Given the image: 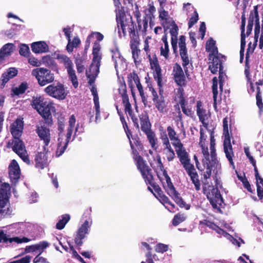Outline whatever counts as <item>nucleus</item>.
Returning a JSON list of instances; mask_svg holds the SVG:
<instances>
[{
    "mask_svg": "<svg viewBox=\"0 0 263 263\" xmlns=\"http://www.w3.org/2000/svg\"><path fill=\"white\" fill-rule=\"evenodd\" d=\"M173 145L175 147L180 162L190 177L192 182L195 186L196 191H200L201 184L199 179V175L194 165L191 163L189 154L183 147V144L182 143H173Z\"/></svg>",
    "mask_w": 263,
    "mask_h": 263,
    "instance_id": "nucleus-1",
    "label": "nucleus"
},
{
    "mask_svg": "<svg viewBox=\"0 0 263 263\" xmlns=\"http://www.w3.org/2000/svg\"><path fill=\"white\" fill-rule=\"evenodd\" d=\"M116 20L120 37L122 36L121 30L123 36L126 35L127 30L129 33L130 39L135 38L136 36H139L138 34L136 33L135 24L133 20L132 16L130 14L126 15L124 12L119 11L116 14Z\"/></svg>",
    "mask_w": 263,
    "mask_h": 263,
    "instance_id": "nucleus-2",
    "label": "nucleus"
},
{
    "mask_svg": "<svg viewBox=\"0 0 263 263\" xmlns=\"http://www.w3.org/2000/svg\"><path fill=\"white\" fill-rule=\"evenodd\" d=\"M162 173L165 180V183L164 181V179L159 174H157V175L167 193L180 208H184L186 210H189L191 206L190 205L186 204L182 198L179 196V194L176 190L167 171L164 170Z\"/></svg>",
    "mask_w": 263,
    "mask_h": 263,
    "instance_id": "nucleus-3",
    "label": "nucleus"
},
{
    "mask_svg": "<svg viewBox=\"0 0 263 263\" xmlns=\"http://www.w3.org/2000/svg\"><path fill=\"white\" fill-rule=\"evenodd\" d=\"M138 170L140 172L141 175L146 184L151 185L155 191L158 194L162 192L160 186L154 182V177L152 170L147 165L146 160L143 158L134 161Z\"/></svg>",
    "mask_w": 263,
    "mask_h": 263,
    "instance_id": "nucleus-4",
    "label": "nucleus"
},
{
    "mask_svg": "<svg viewBox=\"0 0 263 263\" xmlns=\"http://www.w3.org/2000/svg\"><path fill=\"white\" fill-rule=\"evenodd\" d=\"M203 193L206 195L212 208L221 211L220 208L223 199L217 186L204 183L202 187Z\"/></svg>",
    "mask_w": 263,
    "mask_h": 263,
    "instance_id": "nucleus-5",
    "label": "nucleus"
},
{
    "mask_svg": "<svg viewBox=\"0 0 263 263\" xmlns=\"http://www.w3.org/2000/svg\"><path fill=\"white\" fill-rule=\"evenodd\" d=\"M139 117L141 130L146 135L151 147L154 151H157L158 147V139L155 132L151 129L152 125L147 115L141 114Z\"/></svg>",
    "mask_w": 263,
    "mask_h": 263,
    "instance_id": "nucleus-6",
    "label": "nucleus"
},
{
    "mask_svg": "<svg viewBox=\"0 0 263 263\" xmlns=\"http://www.w3.org/2000/svg\"><path fill=\"white\" fill-rule=\"evenodd\" d=\"M11 196V187L8 183L0 179V214L4 215H10L12 210L9 207L5 209L9 201Z\"/></svg>",
    "mask_w": 263,
    "mask_h": 263,
    "instance_id": "nucleus-7",
    "label": "nucleus"
},
{
    "mask_svg": "<svg viewBox=\"0 0 263 263\" xmlns=\"http://www.w3.org/2000/svg\"><path fill=\"white\" fill-rule=\"evenodd\" d=\"M31 74L36 78L39 85L41 86L52 83L54 80V73L46 68L40 67L33 69L31 71Z\"/></svg>",
    "mask_w": 263,
    "mask_h": 263,
    "instance_id": "nucleus-8",
    "label": "nucleus"
},
{
    "mask_svg": "<svg viewBox=\"0 0 263 263\" xmlns=\"http://www.w3.org/2000/svg\"><path fill=\"white\" fill-rule=\"evenodd\" d=\"M223 134L224 136L223 141V148L226 156L228 159L230 165L234 168V163L233 160L234 153L232 146L231 144V138L228 130V121L227 118L223 119Z\"/></svg>",
    "mask_w": 263,
    "mask_h": 263,
    "instance_id": "nucleus-9",
    "label": "nucleus"
},
{
    "mask_svg": "<svg viewBox=\"0 0 263 263\" xmlns=\"http://www.w3.org/2000/svg\"><path fill=\"white\" fill-rule=\"evenodd\" d=\"M7 147H12L13 151L15 153L27 164H31L29 158L27 155L26 147L23 141L21 139H13L7 142Z\"/></svg>",
    "mask_w": 263,
    "mask_h": 263,
    "instance_id": "nucleus-10",
    "label": "nucleus"
},
{
    "mask_svg": "<svg viewBox=\"0 0 263 263\" xmlns=\"http://www.w3.org/2000/svg\"><path fill=\"white\" fill-rule=\"evenodd\" d=\"M76 122V117L74 115L70 116L68 120V127L66 134V140L64 145H62L61 142L58 143V147L56 151V156L59 157L61 156L65 151L67 145L71 140L72 133L74 130Z\"/></svg>",
    "mask_w": 263,
    "mask_h": 263,
    "instance_id": "nucleus-11",
    "label": "nucleus"
},
{
    "mask_svg": "<svg viewBox=\"0 0 263 263\" xmlns=\"http://www.w3.org/2000/svg\"><path fill=\"white\" fill-rule=\"evenodd\" d=\"M44 92L50 97L59 100H64L67 95L64 85L60 82L48 85L44 89Z\"/></svg>",
    "mask_w": 263,
    "mask_h": 263,
    "instance_id": "nucleus-12",
    "label": "nucleus"
},
{
    "mask_svg": "<svg viewBox=\"0 0 263 263\" xmlns=\"http://www.w3.org/2000/svg\"><path fill=\"white\" fill-rule=\"evenodd\" d=\"M57 59L64 64L65 67L67 69L69 78L71 80L73 87L75 88H77L79 83L75 70L73 69V63L69 57L64 54H59Z\"/></svg>",
    "mask_w": 263,
    "mask_h": 263,
    "instance_id": "nucleus-13",
    "label": "nucleus"
},
{
    "mask_svg": "<svg viewBox=\"0 0 263 263\" xmlns=\"http://www.w3.org/2000/svg\"><path fill=\"white\" fill-rule=\"evenodd\" d=\"M128 140L134 161L142 158L143 157L139 155V151H143L144 147L138 135L137 134L132 135V137H130V140Z\"/></svg>",
    "mask_w": 263,
    "mask_h": 263,
    "instance_id": "nucleus-14",
    "label": "nucleus"
},
{
    "mask_svg": "<svg viewBox=\"0 0 263 263\" xmlns=\"http://www.w3.org/2000/svg\"><path fill=\"white\" fill-rule=\"evenodd\" d=\"M148 87H149V91L152 92L153 101L156 108L160 112H163L166 107V104L164 97L163 96V90L162 87H159V90L158 95L157 91L152 86H149L148 85Z\"/></svg>",
    "mask_w": 263,
    "mask_h": 263,
    "instance_id": "nucleus-15",
    "label": "nucleus"
},
{
    "mask_svg": "<svg viewBox=\"0 0 263 263\" xmlns=\"http://www.w3.org/2000/svg\"><path fill=\"white\" fill-rule=\"evenodd\" d=\"M31 105L40 115L51 111V108L53 107V104L51 102L45 101L44 98L41 96L33 97Z\"/></svg>",
    "mask_w": 263,
    "mask_h": 263,
    "instance_id": "nucleus-16",
    "label": "nucleus"
},
{
    "mask_svg": "<svg viewBox=\"0 0 263 263\" xmlns=\"http://www.w3.org/2000/svg\"><path fill=\"white\" fill-rule=\"evenodd\" d=\"M35 132L40 140L43 141L44 147L48 146L51 140L49 128L46 127L45 125H37Z\"/></svg>",
    "mask_w": 263,
    "mask_h": 263,
    "instance_id": "nucleus-17",
    "label": "nucleus"
},
{
    "mask_svg": "<svg viewBox=\"0 0 263 263\" xmlns=\"http://www.w3.org/2000/svg\"><path fill=\"white\" fill-rule=\"evenodd\" d=\"M178 91L179 93V103L180 105L182 111L186 116L192 117L194 112L191 106L188 105L187 102L184 96L183 89L179 88Z\"/></svg>",
    "mask_w": 263,
    "mask_h": 263,
    "instance_id": "nucleus-18",
    "label": "nucleus"
},
{
    "mask_svg": "<svg viewBox=\"0 0 263 263\" xmlns=\"http://www.w3.org/2000/svg\"><path fill=\"white\" fill-rule=\"evenodd\" d=\"M10 132L13 139H21L24 129L23 119L17 118L10 125Z\"/></svg>",
    "mask_w": 263,
    "mask_h": 263,
    "instance_id": "nucleus-19",
    "label": "nucleus"
},
{
    "mask_svg": "<svg viewBox=\"0 0 263 263\" xmlns=\"http://www.w3.org/2000/svg\"><path fill=\"white\" fill-rule=\"evenodd\" d=\"M150 66L152 70H153V77L155 81H157L159 87H162V76L161 73V68L159 64V61L156 55L155 54L154 60L151 62Z\"/></svg>",
    "mask_w": 263,
    "mask_h": 263,
    "instance_id": "nucleus-20",
    "label": "nucleus"
},
{
    "mask_svg": "<svg viewBox=\"0 0 263 263\" xmlns=\"http://www.w3.org/2000/svg\"><path fill=\"white\" fill-rule=\"evenodd\" d=\"M196 112L199 121L201 122L203 126L208 129V119L210 117V114L203 108L202 103L201 101H198L196 103Z\"/></svg>",
    "mask_w": 263,
    "mask_h": 263,
    "instance_id": "nucleus-21",
    "label": "nucleus"
},
{
    "mask_svg": "<svg viewBox=\"0 0 263 263\" xmlns=\"http://www.w3.org/2000/svg\"><path fill=\"white\" fill-rule=\"evenodd\" d=\"M139 36H136V37L130 39V47L132 50V57L136 65L139 64L141 61L140 58L141 50L139 48Z\"/></svg>",
    "mask_w": 263,
    "mask_h": 263,
    "instance_id": "nucleus-22",
    "label": "nucleus"
},
{
    "mask_svg": "<svg viewBox=\"0 0 263 263\" xmlns=\"http://www.w3.org/2000/svg\"><path fill=\"white\" fill-rule=\"evenodd\" d=\"M174 79L175 82L179 86H185L186 85L185 77L181 66L176 63L173 68Z\"/></svg>",
    "mask_w": 263,
    "mask_h": 263,
    "instance_id": "nucleus-23",
    "label": "nucleus"
},
{
    "mask_svg": "<svg viewBox=\"0 0 263 263\" xmlns=\"http://www.w3.org/2000/svg\"><path fill=\"white\" fill-rule=\"evenodd\" d=\"M89 228V221L85 220L83 224L78 230L74 238V242L77 246L79 247L82 246V240L85 237L86 234L88 233Z\"/></svg>",
    "mask_w": 263,
    "mask_h": 263,
    "instance_id": "nucleus-24",
    "label": "nucleus"
},
{
    "mask_svg": "<svg viewBox=\"0 0 263 263\" xmlns=\"http://www.w3.org/2000/svg\"><path fill=\"white\" fill-rule=\"evenodd\" d=\"M18 71L14 67L8 68L6 71L4 72L0 78V88L3 89L5 86L6 84L11 79L15 77L17 74Z\"/></svg>",
    "mask_w": 263,
    "mask_h": 263,
    "instance_id": "nucleus-25",
    "label": "nucleus"
},
{
    "mask_svg": "<svg viewBox=\"0 0 263 263\" xmlns=\"http://www.w3.org/2000/svg\"><path fill=\"white\" fill-rule=\"evenodd\" d=\"M212 62L210 63L209 69L213 74H215L218 71V70H223V67L222 65V62L220 59V57L224 58L225 56L221 54H213Z\"/></svg>",
    "mask_w": 263,
    "mask_h": 263,
    "instance_id": "nucleus-26",
    "label": "nucleus"
},
{
    "mask_svg": "<svg viewBox=\"0 0 263 263\" xmlns=\"http://www.w3.org/2000/svg\"><path fill=\"white\" fill-rule=\"evenodd\" d=\"M9 174L10 179L16 182L20 178L21 170L17 161L13 159L9 166Z\"/></svg>",
    "mask_w": 263,
    "mask_h": 263,
    "instance_id": "nucleus-27",
    "label": "nucleus"
},
{
    "mask_svg": "<svg viewBox=\"0 0 263 263\" xmlns=\"http://www.w3.org/2000/svg\"><path fill=\"white\" fill-rule=\"evenodd\" d=\"M30 239L26 237H23L22 238L18 237L8 238L7 234L4 233L3 230L0 231V243H7L8 242L12 243V242H15L17 243H21L23 242H28L30 241Z\"/></svg>",
    "mask_w": 263,
    "mask_h": 263,
    "instance_id": "nucleus-28",
    "label": "nucleus"
},
{
    "mask_svg": "<svg viewBox=\"0 0 263 263\" xmlns=\"http://www.w3.org/2000/svg\"><path fill=\"white\" fill-rule=\"evenodd\" d=\"M202 163L203 166L202 169H203V171L205 169V171H204L203 174V179L206 180L210 178L212 174V169L213 167H215V165H217L218 161V160H215V161L213 162L211 159V160H205L203 162H202Z\"/></svg>",
    "mask_w": 263,
    "mask_h": 263,
    "instance_id": "nucleus-29",
    "label": "nucleus"
},
{
    "mask_svg": "<svg viewBox=\"0 0 263 263\" xmlns=\"http://www.w3.org/2000/svg\"><path fill=\"white\" fill-rule=\"evenodd\" d=\"M101 49L100 44L95 41L93 45L92 55L93 58L92 60L91 67H94L95 65H101V55L100 54V50Z\"/></svg>",
    "mask_w": 263,
    "mask_h": 263,
    "instance_id": "nucleus-30",
    "label": "nucleus"
},
{
    "mask_svg": "<svg viewBox=\"0 0 263 263\" xmlns=\"http://www.w3.org/2000/svg\"><path fill=\"white\" fill-rule=\"evenodd\" d=\"M36 168L43 169L47 164V156L46 154L43 152H38L34 159Z\"/></svg>",
    "mask_w": 263,
    "mask_h": 263,
    "instance_id": "nucleus-31",
    "label": "nucleus"
},
{
    "mask_svg": "<svg viewBox=\"0 0 263 263\" xmlns=\"http://www.w3.org/2000/svg\"><path fill=\"white\" fill-rule=\"evenodd\" d=\"M31 47L32 52L35 53H44L49 50L48 45L44 41L34 42Z\"/></svg>",
    "mask_w": 263,
    "mask_h": 263,
    "instance_id": "nucleus-32",
    "label": "nucleus"
},
{
    "mask_svg": "<svg viewBox=\"0 0 263 263\" xmlns=\"http://www.w3.org/2000/svg\"><path fill=\"white\" fill-rule=\"evenodd\" d=\"M100 65H95L94 67H91V64L89 67V72L86 73V77L88 79V83L89 85H92L95 82L96 79L99 73Z\"/></svg>",
    "mask_w": 263,
    "mask_h": 263,
    "instance_id": "nucleus-33",
    "label": "nucleus"
},
{
    "mask_svg": "<svg viewBox=\"0 0 263 263\" xmlns=\"http://www.w3.org/2000/svg\"><path fill=\"white\" fill-rule=\"evenodd\" d=\"M170 33L171 35V44L173 50L175 51L177 48V36L178 34V27L176 23L172 25L169 28Z\"/></svg>",
    "mask_w": 263,
    "mask_h": 263,
    "instance_id": "nucleus-34",
    "label": "nucleus"
},
{
    "mask_svg": "<svg viewBox=\"0 0 263 263\" xmlns=\"http://www.w3.org/2000/svg\"><path fill=\"white\" fill-rule=\"evenodd\" d=\"M254 11L255 12V28H254V46H257V43L258 41V39L259 37V34L260 33V23H259V18L257 10V6H255L254 8Z\"/></svg>",
    "mask_w": 263,
    "mask_h": 263,
    "instance_id": "nucleus-35",
    "label": "nucleus"
},
{
    "mask_svg": "<svg viewBox=\"0 0 263 263\" xmlns=\"http://www.w3.org/2000/svg\"><path fill=\"white\" fill-rule=\"evenodd\" d=\"M14 45L12 43H7L4 45L0 50V64H2L6 56L10 55L13 51Z\"/></svg>",
    "mask_w": 263,
    "mask_h": 263,
    "instance_id": "nucleus-36",
    "label": "nucleus"
},
{
    "mask_svg": "<svg viewBox=\"0 0 263 263\" xmlns=\"http://www.w3.org/2000/svg\"><path fill=\"white\" fill-rule=\"evenodd\" d=\"M180 55L182 61V66L184 70V72L187 77L189 75L187 65L190 64V61L187 54V49L180 50Z\"/></svg>",
    "mask_w": 263,
    "mask_h": 263,
    "instance_id": "nucleus-37",
    "label": "nucleus"
},
{
    "mask_svg": "<svg viewBox=\"0 0 263 263\" xmlns=\"http://www.w3.org/2000/svg\"><path fill=\"white\" fill-rule=\"evenodd\" d=\"M57 125L58 135L59 137L62 136L65 126V119L62 114H58L57 117ZM60 138H58L59 141Z\"/></svg>",
    "mask_w": 263,
    "mask_h": 263,
    "instance_id": "nucleus-38",
    "label": "nucleus"
},
{
    "mask_svg": "<svg viewBox=\"0 0 263 263\" xmlns=\"http://www.w3.org/2000/svg\"><path fill=\"white\" fill-rule=\"evenodd\" d=\"M167 132V136L169 137L171 141H175V142H173V143H181L180 140L179 139L178 136L176 132H175L174 127L172 126H168L166 129Z\"/></svg>",
    "mask_w": 263,
    "mask_h": 263,
    "instance_id": "nucleus-39",
    "label": "nucleus"
},
{
    "mask_svg": "<svg viewBox=\"0 0 263 263\" xmlns=\"http://www.w3.org/2000/svg\"><path fill=\"white\" fill-rule=\"evenodd\" d=\"M28 88V83L26 82H22L18 87L12 89V91L15 96H19L24 93Z\"/></svg>",
    "mask_w": 263,
    "mask_h": 263,
    "instance_id": "nucleus-40",
    "label": "nucleus"
},
{
    "mask_svg": "<svg viewBox=\"0 0 263 263\" xmlns=\"http://www.w3.org/2000/svg\"><path fill=\"white\" fill-rule=\"evenodd\" d=\"M257 186V193L259 199L263 198V178L259 176L255 177Z\"/></svg>",
    "mask_w": 263,
    "mask_h": 263,
    "instance_id": "nucleus-41",
    "label": "nucleus"
},
{
    "mask_svg": "<svg viewBox=\"0 0 263 263\" xmlns=\"http://www.w3.org/2000/svg\"><path fill=\"white\" fill-rule=\"evenodd\" d=\"M156 11V8L153 3L148 4V8L144 10V13L146 18L149 20V25H151L152 20L154 18V13Z\"/></svg>",
    "mask_w": 263,
    "mask_h": 263,
    "instance_id": "nucleus-42",
    "label": "nucleus"
},
{
    "mask_svg": "<svg viewBox=\"0 0 263 263\" xmlns=\"http://www.w3.org/2000/svg\"><path fill=\"white\" fill-rule=\"evenodd\" d=\"M70 216L69 214H64L62 216V219L57 223L56 228L58 230H62L64 228L66 223L69 221Z\"/></svg>",
    "mask_w": 263,
    "mask_h": 263,
    "instance_id": "nucleus-43",
    "label": "nucleus"
},
{
    "mask_svg": "<svg viewBox=\"0 0 263 263\" xmlns=\"http://www.w3.org/2000/svg\"><path fill=\"white\" fill-rule=\"evenodd\" d=\"M211 141H210V150H211V158L213 161L214 162L215 160H217L216 157V149L215 147V139L213 135V132L211 133Z\"/></svg>",
    "mask_w": 263,
    "mask_h": 263,
    "instance_id": "nucleus-44",
    "label": "nucleus"
},
{
    "mask_svg": "<svg viewBox=\"0 0 263 263\" xmlns=\"http://www.w3.org/2000/svg\"><path fill=\"white\" fill-rule=\"evenodd\" d=\"M134 81L135 84L140 82V79L135 71H133L128 74L127 76V82L129 86L132 89L133 88V82Z\"/></svg>",
    "mask_w": 263,
    "mask_h": 263,
    "instance_id": "nucleus-45",
    "label": "nucleus"
},
{
    "mask_svg": "<svg viewBox=\"0 0 263 263\" xmlns=\"http://www.w3.org/2000/svg\"><path fill=\"white\" fill-rule=\"evenodd\" d=\"M160 21L161 25L164 28V32H166L172 25H173L174 23H176L173 18L170 16L164 18Z\"/></svg>",
    "mask_w": 263,
    "mask_h": 263,
    "instance_id": "nucleus-46",
    "label": "nucleus"
},
{
    "mask_svg": "<svg viewBox=\"0 0 263 263\" xmlns=\"http://www.w3.org/2000/svg\"><path fill=\"white\" fill-rule=\"evenodd\" d=\"M255 17V12L254 11V13L251 12L250 14L249 17L248 19V23L247 27V32L246 34L247 36H249L252 32L253 26L254 24Z\"/></svg>",
    "mask_w": 263,
    "mask_h": 263,
    "instance_id": "nucleus-47",
    "label": "nucleus"
},
{
    "mask_svg": "<svg viewBox=\"0 0 263 263\" xmlns=\"http://www.w3.org/2000/svg\"><path fill=\"white\" fill-rule=\"evenodd\" d=\"M256 89V105L259 108V112H261L263 110V103L262 101L261 92L259 87H257Z\"/></svg>",
    "mask_w": 263,
    "mask_h": 263,
    "instance_id": "nucleus-48",
    "label": "nucleus"
},
{
    "mask_svg": "<svg viewBox=\"0 0 263 263\" xmlns=\"http://www.w3.org/2000/svg\"><path fill=\"white\" fill-rule=\"evenodd\" d=\"M41 116L44 119L45 123L49 127H51L53 125V119L51 111L43 114Z\"/></svg>",
    "mask_w": 263,
    "mask_h": 263,
    "instance_id": "nucleus-49",
    "label": "nucleus"
},
{
    "mask_svg": "<svg viewBox=\"0 0 263 263\" xmlns=\"http://www.w3.org/2000/svg\"><path fill=\"white\" fill-rule=\"evenodd\" d=\"M118 90L119 94L122 97V100L123 99H128V96L127 93L126 85L124 81L120 83Z\"/></svg>",
    "mask_w": 263,
    "mask_h": 263,
    "instance_id": "nucleus-50",
    "label": "nucleus"
},
{
    "mask_svg": "<svg viewBox=\"0 0 263 263\" xmlns=\"http://www.w3.org/2000/svg\"><path fill=\"white\" fill-rule=\"evenodd\" d=\"M185 219V217L183 214L178 213L174 216L172 220V224L174 226H177L184 221Z\"/></svg>",
    "mask_w": 263,
    "mask_h": 263,
    "instance_id": "nucleus-51",
    "label": "nucleus"
},
{
    "mask_svg": "<svg viewBox=\"0 0 263 263\" xmlns=\"http://www.w3.org/2000/svg\"><path fill=\"white\" fill-rule=\"evenodd\" d=\"M93 96L95 108L96 110V119L97 120L98 118L100 117V115L99 99L98 95H96Z\"/></svg>",
    "mask_w": 263,
    "mask_h": 263,
    "instance_id": "nucleus-52",
    "label": "nucleus"
},
{
    "mask_svg": "<svg viewBox=\"0 0 263 263\" xmlns=\"http://www.w3.org/2000/svg\"><path fill=\"white\" fill-rule=\"evenodd\" d=\"M216 42L212 38L206 42V46H208L209 50L212 49L213 54H218V48L215 46Z\"/></svg>",
    "mask_w": 263,
    "mask_h": 263,
    "instance_id": "nucleus-53",
    "label": "nucleus"
},
{
    "mask_svg": "<svg viewBox=\"0 0 263 263\" xmlns=\"http://www.w3.org/2000/svg\"><path fill=\"white\" fill-rule=\"evenodd\" d=\"M198 20H199L198 13L196 10H195L189 21V22H188L189 28H190L192 27L198 22Z\"/></svg>",
    "mask_w": 263,
    "mask_h": 263,
    "instance_id": "nucleus-54",
    "label": "nucleus"
},
{
    "mask_svg": "<svg viewBox=\"0 0 263 263\" xmlns=\"http://www.w3.org/2000/svg\"><path fill=\"white\" fill-rule=\"evenodd\" d=\"M122 103L124 105L125 112L126 113L127 112L129 116H132L134 114L132 108L131 104L129 101V98L126 99H123L122 100Z\"/></svg>",
    "mask_w": 263,
    "mask_h": 263,
    "instance_id": "nucleus-55",
    "label": "nucleus"
},
{
    "mask_svg": "<svg viewBox=\"0 0 263 263\" xmlns=\"http://www.w3.org/2000/svg\"><path fill=\"white\" fill-rule=\"evenodd\" d=\"M36 247H38L37 251H39V255H41L44 250L49 246V243L46 241H42L39 243L35 244Z\"/></svg>",
    "mask_w": 263,
    "mask_h": 263,
    "instance_id": "nucleus-56",
    "label": "nucleus"
},
{
    "mask_svg": "<svg viewBox=\"0 0 263 263\" xmlns=\"http://www.w3.org/2000/svg\"><path fill=\"white\" fill-rule=\"evenodd\" d=\"M168 246L167 245L161 243L156 245L155 248V250L157 252L162 253L166 252L168 250Z\"/></svg>",
    "mask_w": 263,
    "mask_h": 263,
    "instance_id": "nucleus-57",
    "label": "nucleus"
},
{
    "mask_svg": "<svg viewBox=\"0 0 263 263\" xmlns=\"http://www.w3.org/2000/svg\"><path fill=\"white\" fill-rule=\"evenodd\" d=\"M19 53L22 56H28L29 53V47L26 44H22L20 47Z\"/></svg>",
    "mask_w": 263,
    "mask_h": 263,
    "instance_id": "nucleus-58",
    "label": "nucleus"
},
{
    "mask_svg": "<svg viewBox=\"0 0 263 263\" xmlns=\"http://www.w3.org/2000/svg\"><path fill=\"white\" fill-rule=\"evenodd\" d=\"M144 50L146 52V54L149 61V62H151V61L152 62L153 60H154L155 55L153 56V58L151 57L150 50L149 48L148 41L147 39L144 41Z\"/></svg>",
    "mask_w": 263,
    "mask_h": 263,
    "instance_id": "nucleus-59",
    "label": "nucleus"
},
{
    "mask_svg": "<svg viewBox=\"0 0 263 263\" xmlns=\"http://www.w3.org/2000/svg\"><path fill=\"white\" fill-rule=\"evenodd\" d=\"M199 224L205 226L212 230L214 229V228L216 225L214 222L211 221L207 219H204L202 221H200Z\"/></svg>",
    "mask_w": 263,
    "mask_h": 263,
    "instance_id": "nucleus-60",
    "label": "nucleus"
},
{
    "mask_svg": "<svg viewBox=\"0 0 263 263\" xmlns=\"http://www.w3.org/2000/svg\"><path fill=\"white\" fill-rule=\"evenodd\" d=\"M160 55L164 57L165 59L169 58V46H162L160 47Z\"/></svg>",
    "mask_w": 263,
    "mask_h": 263,
    "instance_id": "nucleus-61",
    "label": "nucleus"
},
{
    "mask_svg": "<svg viewBox=\"0 0 263 263\" xmlns=\"http://www.w3.org/2000/svg\"><path fill=\"white\" fill-rule=\"evenodd\" d=\"M88 36L90 37L91 40L96 38L98 42L101 41L104 38L103 35L99 32H92Z\"/></svg>",
    "mask_w": 263,
    "mask_h": 263,
    "instance_id": "nucleus-62",
    "label": "nucleus"
},
{
    "mask_svg": "<svg viewBox=\"0 0 263 263\" xmlns=\"http://www.w3.org/2000/svg\"><path fill=\"white\" fill-rule=\"evenodd\" d=\"M43 63L47 64L48 66H55V61L50 56H44L42 58Z\"/></svg>",
    "mask_w": 263,
    "mask_h": 263,
    "instance_id": "nucleus-63",
    "label": "nucleus"
},
{
    "mask_svg": "<svg viewBox=\"0 0 263 263\" xmlns=\"http://www.w3.org/2000/svg\"><path fill=\"white\" fill-rule=\"evenodd\" d=\"M31 257L29 255H26L25 257L9 263H29L30 262Z\"/></svg>",
    "mask_w": 263,
    "mask_h": 263,
    "instance_id": "nucleus-64",
    "label": "nucleus"
}]
</instances>
